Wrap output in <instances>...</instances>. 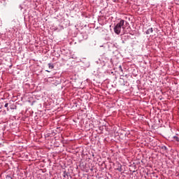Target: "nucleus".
<instances>
[{"mask_svg":"<svg viewBox=\"0 0 179 179\" xmlns=\"http://www.w3.org/2000/svg\"><path fill=\"white\" fill-rule=\"evenodd\" d=\"M125 23V20H120L113 28V30L115 34H120L122 33V34H125V26L124 25Z\"/></svg>","mask_w":179,"mask_h":179,"instance_id":"nucleus-1","label":"nucleus"},{"mask_svg":"<svg viewBox=\"0 0 179 179\" xmlns=\"http://www.w3.org/2000/svg\"><path fill=\"white\" fill-rule=\"evenodd\" d=\"M116 170L120 172L122 171V165H121L120 163H117V169H116Z\"/></svg>","mask_w":179,"mask_h":179,"instance_id":"nucleus-2","label":"nucleus"},{"mask_svg":"<svg viewBox=\"0 0 179 179\" xmlns=\"http://www.w3.org/2000/svg\"><path fill=\"white\" fill-rule=\"evenodd\" d=\"M150 33H153V28H150L145 31L146 34H150Z\"/></svg>","mask_w":179,"mask_h":179,"instance_id":"nucleus-3","label":"nucleus"},{"mask_svg":"<svg viewBox=\"0 0 179 179\" xmlns=\"http://www.w3.org/2000/svg\"><path fill=\"white\" fill-rule=\"evenodd\" d=\"M48 65L50 69H54V64L49 63Z\"/></svg>","mask_w":179,"mask_h":179,"instance_id":"nucleus-4","label":"nucleus"},{"mask_svg":"<svg viewBox=\"0 0 179 179\" xmlns=\"http://www.w3.org/2000/svg\"><path fill=\"white\" fill-rule=\"evenodd\" d=\"M173 139H175L176 142H179V138L177 136H173Z\"/></svg>","mask_w":179,"mask_h":179,"instance_id":"nucleus-5","label":"nucleus"},{"mask_svg":"<svg viewBox=\"0 0 179 179\" xmlns=\"http://www.w3.org/2000/svg\"><path fill=\"white\" fill-rule=\"evenodd\" d=\"M8 106H9V103H5L4 107L7 108V111H9V108H8Z\"/></svg>","mask_w":179,"mask_h":179,"instance_id":"nucleus-6","label":"nucleus"},{"mask_svg":"<svg viewBox=\"0 0 179 179\" xmlns=\"http://www.w3.org/2000/svg\"><path fill=\"white\" fill-rule=\"evenodd\" d=\"M119 69H120V71H121V72L123 71V70H122V66H119Z\"/></svg>","mask_w":179,"mask_h":179,"instance_id":"nucleus-7","label":"nucleus"},{"mask_svg":"<svg viewBox=\"0 0 179 179\" xmlns=\"http://www.w3.org/2000/svg\"><path fill=\"white\" fill-rule=\"evenodd\" d=\"M96 160H97V159H96V158H94V162H96Z\"/></svg>","mask_w":179,"mask_h":179,"instance_id":"nucleus-8","label":"nucleus"},{"mask_svg":"<svg viewBox=\"0 0 179 179\" xmlns=\"http://www.w3.org/2000/svg\"><path fill=\"white\" fill-rule=\"evenodd\" d=\"M92 157H94V154H92Z\"/></svg>","mask_w":179,"mask_h":179,"instance_id":"nucleus-9","label":"nucleus"},{"mask_svg":"<svg viewBox=\"0 0 179 179\" xmlns=\"http://www.w3.org/2000/svg\"><path fill=\"white\" fill-rule=\"evenodd\" d=\"M46 72H50V71H48V70H46Z\"/></svg>","mask_w":179,"mask_h":179,"instance_id":"nucleus-10","label":"nucleus"}]
</instances>
